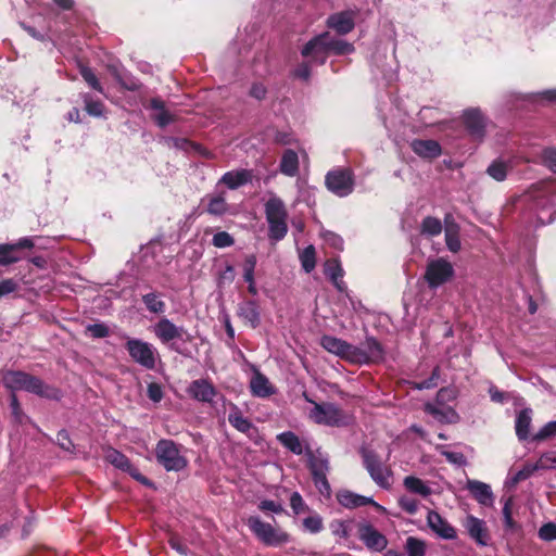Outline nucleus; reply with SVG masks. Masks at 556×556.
Masks as SVG:
<instances>
[{
  "label": "nucleus",
  "instance_id": "obj_1",
  "mask_svg": "<svg viewBox=\"0 0 556 556\" xmlns=\"http://www.w3.org/2000/svg\"><path fill=\"white\" fill-rule=\"evenodd\" d=\"M3 384L15 394L16 391H26L40 397L59 400L60 391L43 382L40 378L21 370H9L3 375Z\"/></svg>",
  "mask_w": 556,
  "mask_h": 556
},
{
  "label": "nucleus",
  "instance_id": "obj_2",
  "mask_svg": "<svg viewBox=\"0 0 556 556\" xmlns=\"http://www.w3.org/2000/svg\"><path fill=\"white\" fill-rule=\"evenodd\" d=\"M265 215L268 223V238L274 241L282 240L288 232V212L278 197H271L265 203Z\"/></svg>",
  "mask_w": 556,
  "mask_h": 556
},
{
  "label": "nucleus",
  "instance_id": "obj_3",
  "mask_svg": "<svg viewBox=\"0 0 556 556\" xmlns=\"http://www.w3.org/2000/svg\"><path fill=\"white\" fill-rule=\"evenodd\" d=\"M359 454L363 465L369 473L372 481L382 489L391 486L392 470L379 457V455L365 446L361 447Z\"/></svg>",
  "mask_w": 556,
  "mask_h": 556
},
{
  "label": "nucleus",
  "instance_id": "obj_4",
  "mask_svg": "<svg viewBox=\"0 0 556 556\" xmlns=\"http://www.w3.org/2000/svg\"><path fill=\"white\" fill-rule=\"evenodd\" d=\"M155 457L167 471H181L188 466L187 458L172 440L162 439L157 442Z\"/></svg>",
  "mask_w": 556,
  "mask_h": 556
},
{
  "label": "nucleus",
  "instance_id": "obj_5",
  "mask_svg": "<svg viewBox=\"0 0 556 556\" xmlns=\"http://www.w3.org/2000/svg\"><path fill=\"white\" fill-rule=\"evenodd\" d=\"M305 456L307 457L308 468L312 472L314 483L320 493H329L330 484L327 480L329 471V460L319 451L314 453L309 446L305 447Z\"/></svg>",
  "mask_w": 556,
  "mask_h": 556
},
{
  "label": "nucleus",
  "instance_id": "obj_6",
  "mask_svg": "<svg viewBox=\"0 0 556 556\" xmlns=\"http://www.w3.org/2000/svg\"><path fill=\"white\" fill-rule=\"evenodd\" d=\"M250 530L266 545H279L289 541V535L277 532L270 523H266L257 516H251L247 521Z\"/></svg>",
  "mask_w": 556,
  "mask_h": 556
},
{
  "label": "nucleus",
  "instance_id": "obj_7",
  "mask_svg": "<svg viewBox=\"0 0 556 556\" xmlns=\"http://www.w3.org/2000/svg\"><path fill=\"white\" fill-rule=\"evenodd\" d=\"M326 187L338 197H346L354 189V176L348 168L333 169L327 173Z\"/></svg>",
  "mask_w": 556,
  "mask_h": 556
},
{
  "label": "nucleus",
  "instance_id": "obj_8",
  "mask_svg": "<svg viewBox=\"0 0 556 556\" xmlns=\"http://www.w3.org/2000/svg\"><path fill=\"white\" fill-rule=\"evenodd\" d=\"M454 276L453 265L444 260L437 258L430 261L427 265L425 279L430 288H438Z\"/></svg>",
  "mask_w": 556,
  "mask_h": 556
},
{
  "label": "nucleus",
  "instance_id": "obj_9",
  "mask_svg": "<svg viewBox=\"0 0 556 556\" xmlns=\"http://www.w3.org/2000/svg\"><path fill=\"white\" fill-rule=\"evenodd\" d=\"M308 401L311 402V400ZM309 416L315 422L320 425L340 426L344 422V414L342 409L332 403L318 404L314 402V407L311 410Z\"/></svg>",
  "mask_w": 556,
  "mask_h": 556
},
{
  "label": "nucleus",
  "instance_id": "obj_10",
  "mask_svg": "<svg viewBox=\"0 0 556 556\" xmlns=\"http://www.w3.org/2000/svg\"><path fill=\"white\" fill-rule=\"evenodd\" d=\"M357 533L364 545L372 552H382L388 546V539L371 523L362 521L357 525Z\"/></svg>",
  "mask_w": 556,
  "mask_h": 556
},
{
  "label": "nucleus",
  "instance_id": "obj_11",
  "mask_svg": "<svg viewBox=\"0 0 556 556\" xmlns=\"http://www.w3.org/2000/svg\"><path fill=\"white\" fill-rule=\"evenodd\" d=\"M328 31L313 37L302 49L301 54L309 58L311 62L325 64L329 53L327 49Z\"/></svg>",
  "mask_w": 556,
  "mask_h": 556
},
{
  "label": "nucleus",
  "instance_id": "obj_12",
  "mask_svg": "<svg viewBox=\"0 0 556 556\" xmlns=\"http://www.w3.org/2000/svg\"><path fill=\"white\" fill-rule=\"evenodd\" d=\"M464 125L472 140L481 142L485 137L486 119L478 109L466 110Z\"/></svg>",
  "mask_w": 556,
  "mask_h": 556
},
{
  "label": "nucleus",
  "instance_id": "obj_13",
  "mask_svg": "<svg viewBox=\"0 0 556 556\" xmlns=\"http://www.w3.org/2000/svg\"><path fill=\"white\" fill-rule=\"evenodd\" d=\"M355 359L353 364H365L369 362H378L383 358V349L381 344L372 337L366 338L361 346H355Z\"/></svg>",
  "mask_w": 556,
  "mask_h": 556
},
{
  "label": "nucleus",
  "instance_id": "obj_14",
  "mask_svg": "<svg viewBox=\"0 0 556 556\" xmlns=\"http://www.w3.org/2000/svg\"><path fill=\"white\" fill-rule=\"evenodd\" d=\"M154 336L162 342L168 343L174 340H182L187 334L184 327L176 326L172 320L166 317L161 318L151 327Z\"/></svg>",
  "mask_w": 556,
  "mask_h": 556
},
{
  "label": "nucleus",
  "instance_id": "obj_15",
  "mask_svg": "<svg viewBox=\"0 0 556 556\" xmlns=\"http://www.w3.org/2000/svg\"><path fill=\"white\" fill-rule=\"evenodd\" d=\"M320 344L326 351L350 363H352V359H355L354 345L342 339L333 336H323L320 339Z\"/></svg>",
  "mask_w": 556,
  "mask_h": 556
},
{
  "label": "nucleus",
  "instance_id": "obj_16",
  "mask_svg": "<svg viewBox=\"0 0 556 556\" xmlns=\"http://www.w3.org/2000/svg\"><path fill=\"white\" fill-rule=\"evenodd\" d=\"M355 16L356 13L350 10L333 13L328 16L326 24L339 35H346L354 29Z\"/></svg>",
  "mask_w": 556,
  "mask_h": 556
},
{
  "label": "nucleus",
  "instance_id": "obj_17",
  "mask_svg": "<svg viewBox=\"0 0 556 556\" xmlns=\"http://www.w3.org/2000/svg\"><path fill=\"white\" fill-rule=\"evenodd\" d=\"M428 527L441 539L454 540L457 536L456 530L439 513L430 510L427 515Z\"/></svg>",
  "mask_w": 556,
  "mask_h": 556
},
{
  "label": "nucleus",
  "instance_id": "obj_18",
  "mask_svg": "<svg viewBox=\"0 0 556 556\" xmlns=\"http://www.w3.org/2000/svg\"><path fill=\"white\" fill-rule=\"evenodd\" d=\"M337 500L340 505H342L345 508H350V509L366 506V505H372L377 509H382V507L378 503H376L372 500V497L359 495V494L354 493L349 490L340 491L337 494Z\"/></svg>",
  "mask_w": 556,
  "mask_h": 556
},
{
  "label": "nucleus",
  "instance_id": "obj_19",
  "mask_svg": "<svg viewBox=\"0 0 556 556\" xmlns=\"http://www.w3.org/2000/svg\"><path fill=\"white\" fill-rule=\"evenodd\" d=\"M459 231L460 227L455 222L452 214H446L444 216V236H445V243L447 249L453 252L457 253L460 248V239H459Z\"/></svg>",
  "mask_w": 556,
  "mask_h": 556
},
{
  "label": "nucleus",
  "instance_id": "obj_20",
  "mask_svg": "<svg viewBox=\"0 0 556 556\" xmlns=\"http://www.w3.org/2000/svg\"><path fill=\"white\" fill-rule=\"evenodd\" d=\"M466 530L468 531L471 539H473L478 544L484 546L489 541V532L486 525L483 520L475 517L468 516L464 523Z\"/></svg>",
  "mask_w": 556,
  "mask_h": 556
},
{
  "label": "nucleus",
  "instance_id": "obj_21",
  "mask_svg": "<svg viewBox=\"0 0 556 556\" xmlns=\"http://www.w3.org/2000/svg\"><path fill=\"white\" fill-rule=\"evenodd\" d=\"M410 148L418 156L422 159H437L441 155L442 149L435 140L415 139L410 142Z\"/></svg>",
  "mask_w": 556,
  "mask_h": 556
},
{
  "label": "nucleus",
  "instance_id": "obj_22",
  "mask_svg": "<svg viewBox=\"0 0 556 556\" xmlns=\"http://www.w3.org/2000/svg\"><path fill=\"white\" fill-rule=\"evenodd\" d=\"M188 393L198 401L212 402L213 397L216 395V390L210 381L198 379L191 382L188 388Z\"/></svg>",
  "mask_w": 556,
  "mask_h": 556
},
{
  "label": "nucleus",
  "instance_id": "obj_23",
  "mask_svg": "<svg viewBox=\"0 0 556 556\" xmlns=\"http://www.w3.org/2000/svg\"><path fill=\"white\" fill-rule=\"evenodd\" d=\"M151 111L150 116L160 127H165L175 121L173 114L165 109V103L159 98H154L147 106Z\"/></svg>",
  "mask_w": 556,
  "mask_h": 556
},
{
  "label": "nucleus",
  "instance_id": "obj_24",
  "mask_svg": "<svg viewBox=\"0 0 556 556\" xmlns=\"http://www.w3.org/2000/svg\"><path fill=\"white\" fill-rule=\"evenodd\" d=\"M253 174L250 169H238L225 173L219 179V184L233 190L252 181Z\"/></svg>",
  "mask_w": 556,
  "mask_h": 556
},
{
  "label": "nucleus",
  "instance_id": "obj_25",
  "mask_svg": "<svg viewBox=\"0 0 556 556\" xmlns=\"http://www.w3.org/2000/svg\"><path fill=\"white\" fill-rule=\"evenodd\" d=\"M467 490L483 506H490L493 503V493L489 484L478 481L468 480Z\"/></svg>",
  "mask_w": 556,
  "mask_h": 556
},
{
  "label": "nucleus",
  "instance_id": "obj_26",
  "mask_svg": "<svg viewBox=\"0 0 556 556\" xmlns=\"http://www.w3.org/2000/svg\"><path fill=\"white\" fill-rule=\"evenodd\" d=\"M325 275L329 280L334 285V287L340 291L343 292L346 289V286L344 281L342 280L344 270L337 258H330L327 260L325 265Z\"/></svg>",
  "mask_w": 556,
  "mask_h": 556
},
{
  "label": "nucleus",
  "instance_id": "obj_27",
  "mask_svg": "<svg viewBox=\"0 0 556 556\" xmlns=\"http://www.w3.org/2000/svg\"><path fill=\"white\" fill-rule=\"evenodd\" d=\"M250 389L253 395L267 397L275 393L274 387L268 378L260 371H255L250 381Z\"/></svg>",
  "mask_w": 556,
  "mask_h": 556
},
{
  "label": "nucleus",
  "instance_id": "obj_28",
  "mask_svg": "<svg viewBox=\"0 0 556 556\" xmlns=\"http://www.w3.org/2000/svg\"><path fill=\"white\" fill-rule=\"evenodd\" d=\"M532 414L531 408H523L516 416L515 431L520 441H526L530 438Z\"/></svg>",
  "mask_w": 556,
  "mask_h": 556
},
{
  "label": "nucleus",
  "instance_id": "obj_29",
  "mask_svg": "<svg viewBox=\"0 0 556 556\" xmlns=\"http://www.w3.org/2000/svg\"><path fill=\"white\" fill-rule=\"evenodd\" d=\"M278 442L295 455L305 454V447L300 438L292 431H285L277 435Z\"/></svg>",
  "mask_w": 556,
  "mask_h": 556
},
{
  "label": "nucleus",
  "instance_id": "obj_30",
  "mask_svg": "<svg viewBox=\"0 0 556 556\" xmlns=\"http://www.w3.org/2000/svg\"><path fill=\"white\" fill-rule=\"evenodd\" d=\"M157 365L162 366V361L156 348L151 343L141 342V366L157 369Z\"/></svg>",
  "mask_w": 556,
  "mask_h": 556
},
{
  "label": "nucleus",
  "instance_id": "obj_31",
  "mask_svg": "<svg viewBox=\"0 0 556 556\" xmlns=\"http://www.w3.org/2000/svg\"><path fill=\"white\" fill-rule=\"evenodd\" d=\"M105 459L110 464H112L114 467L125 470V471H129L131 477L135 480L139 481V472L136 469H134V470L130 469V464L128 462V458L124 454L118 452L117 450L109 448L105 452Z\"/></svg>",
  "mask_w": 556,
  "mask_h": 556
},
{
  "label": "nucleus",
  "instance_id": "obj_32",
  "mask_svg": "<svg viewBox=\"0 0 556 556\" xmlns=\"http://www.w3.org/2000/svg\"><path fill=\"white\" fill-rule=\"evenodd\" d=\"M238 315L250 324L252 328L260 325V311L255 301H247L239 305Z\"/></svg>",
  "mask_w": 556,
  "mask_h": 556
},
{
  "label": "nucleus",
  "instance_id": "obj_33",
  "mask_svg": "<svg viewBox=\"0 0 556 556\" xmlns=\"http://www.w3.org/2000/svg\"><path fill=\"white\" fill-rule=\"evenodd\" d=\"M513 168L511 161H504L502 159L494 160L489 167L486 168V173L490 177L495 179L496 181H503L506 179L507 174Z\"/></svg>",
  "mask_w": 556,
  "mask_h": 556
},
{
  "label": "nucleus",
  "instance_id": "obj_34",
  "mask_svg": "<svg viewBox=\"0 0 556 556\" xmlns=\"http://www.w3.org/2000/svg\"><path fill=\"white\" fill-rule=\"evenodd\" d=\"M280 172L289 177H293L299 172V157L293 150H286L280 161Z\"/></svg>",
  "mask_w": 556,
  "mask_h": 556
},
{
  "label": "nucleus",
  "instance_id": "obj_35",
  "mask_svg": "<svg viewBox=\"0 0 556 556\" xmlns=\"http://www.w3.org/2000/svg\"><path fill=\"white\" fill-rule=\"evenodd\" d=\"M228 421L233 428L242 433H249L254 429L253 424L243 417L241 410L236 405H232L231 412L228 416Z\"/></svg>",
  "mask_w": 556,
  "mask_h": 556
},
{
  "label": "nucleus",
  "instance_id": "obj_36",
  "mask_svg": "<svg viewBox=\"0 0 556 556\" xmlns=\"http://www.w3.org/2000/svg\"><path fill=\"white\" fill-rule=\"evenodd\" d=\"M403 485L408 492L422 497H428L432 493L431 488L425 481L414 476L405 477Z\"/></svg>",
  "mask_w": 556,
  "mask_h": 556
},
{
  "label": "nucleus",
  "instance_id": "obj_37",
  "mask_svg": "<svg viewBox=\"0 0 556 556\" xmlns=\"http://www.w3.org/2000/svg\"><path fill=\"white\" fill-rule=\"evenodd\" d=\"M327 49L329 54L332 53L336 55H345L354 52V46L352 43L334 38L329 33L327 38Z\"/></svg>",
  "mask_w": 556,
  "mask_h": 556
},
{
  "label": "nucleus",
  "instance_id": "obj_38",
  "mask_svg": "<svg viewBox=\"0 0 556 556\" xmlns=\"http://www.w3.org/2000/svg\"><path fill=\"white\" fill-rule=\"evenodd\" d=\"M147 309L155 315H162L165 312L166 304L160 293L151 292L141 296Z\"/></svg>",
  "mask_w": 556,
  "mask_h": 556
},
{
  "label": "nucleus",
  "instance_id": "obj_39",
  "mask_svg": "<svg viewBox=\"0 0 556 556\" xmlns=\"http://www.w3.org/2000/svg\"><path fill=\"white\" fill-rule=\"evenodd\" d=\"M443 226L439 218L427 216L420 224V233L426 237H435L442 232Z\"/></svg>",
  "mask_w": 556,
  "mask_h": 556
},
{
  "label": "nucleus",
  "instance_id": "obj_40",
  "mask_svg": "<svg viewBox=\"0 0 556 556\" xmlns=\"http://www.w3.org/2000/svg\"><path fill=\"white\" fill-rule=\"evenodd\" d=\"M86 112L93 117H101L104 113V104L94 99L90 93H84L81 96Z\"/></svg>",
  "mask_w": 556,
  "mask_h": 556
},
{
  "label": "nucleus",
  "instance_id": "obj_41",
  "mask_svg": "<svg viewBox=\"0 0 556 556\" xmlns=\"http://www.w3.org/2000/svg\"><path fill=\"white\" fill-rule=\"evenodd\" d=\"M207 213L214 216H222L228 210V204L226 203V199L223 194H217L214 197H207Z\"/></svg>",
  "mask_w": 556,
  "mask_h": 556
},
{
  "label": "nucleus",
  "instance_id": "obj_42",
  "mask_svg": "<svg viewBox=\"0 0 556 556\" xmlns=\"http://www.w3.org/2000/svg\"><path fill=\"white\" fill-rule=\"evenodd\" d=\"M21 256L16 252V245L12 243L0 244V265L7 266L16 263Z\"/></svg>",
  "mask_w": 556,
  "mask_h": 556
},
{
  "label": "nucleus",
  "instance_id": "obj_43",
  "mask_svg": "<svg viewBox=\"0 0 556 556\" xmlns=\"http://www.w3.org/2000/svg\"><path fill=\"white\" fill-rule=\"evenodd\" d=\"M404 549L407 556H425L426 555V543L415 536H408L406 539Z\"/></svg>",
  "mask_w": 556,
  "mask_h": 556
},
{
  "label": "nucleus",
  "instance_id": "obj_44",
  "mask_svg": "<svg viewBox=\"0 0 556 556\" xmlns=\"http://www.w3.org/2000/svg\"><path fill=\"white\" fill-rule=\"evenodd\" d=\"M79 73L81 75V77L85 79V81L94 90H97L98 92L100 93H103V88L101 86V84L99 83L96 74L93 73V71L84 65V64H79Z\"/></svg>",
  "mask_w": 556,
  "mask_h": 556
},
{
  "label": "nucleus",
  "instance_id": "obj_45",
  "mask_svg": "<svg viewBox=\"0 0 556 556\" xmlns=\"http://www.w3.org/2000/svg\"><path fill=\"white\" fill-rule=\"evenodd\" d=\"M301 264L306 273H311L316 265L315 248L313 245L306 247L300 255Z\"/></svg>",
  "mask_w": 556,
  "mask_h": 556
},
{
  "label": "nucleus",
  "instance_id": "obj_46",
  "mask_svg": "<svg viewBox=\"0 0 556 556\" xmlns=\"http://www.w3.org/2000/svg\"><path fill=\"white\" fill-rule=\"evenodd\" d=\"M555 435L556 420L549 421L546 425H544L534 435H532L531 440L535 442H542Z\"/></svg>",
  "mask_w": 556,
  "mask_h": 556
},
{
  "label": "nucleus",
  "instance_id": "obj_47",
  "mask_svg": "<svg viewBox=\"0 0 556 556\" xmlns=\"http://www.w3.org/2000/svg\"><path fill=\"white\" fill-rule=\"evenodd\" d=\"M350 523L343 520H333L330 523V530L334 536L348 539L350 536Z\"/></svg>",
  "mask_w": 556,
  "mask_h": 556
},
{
  "label": "nucleus",
  "instance_id": "obj_48",
  "mask_svg": "<svg viewBox=\"0 0 556 556\" xmlns=\"http://www.w3.org/2000/svg\"><path fill=\"white\" fill-rule=\"evenodd\" d=\"M536 470H540L538 463L528 464V465L523 466L522 469H520L519 471H517L515 473V476L511 478V482L514 484H516L520 481H523V480L528 479L529 477H531L533 475V472Z\"/></svg>",
  "mask_w": 556,
  "mask_h": 556
},
{
  "label": "nucleus",
  "instance_id": "obj_49",
  "mask_svg": "<svg viewBox=\"0 0 556 556\" xmlns=\"http://www.w3.org/2000/svg\"><path fill=\"white\" fill-rule=\"evenodd\" d=\"M303 526L311 533H318L323 530V519L319 515L308 516L304 518Z\"/></svg>",
  "mask_w": 556,
  "mask_h": 556
},
{
  "label": "nucleus",
  "instance_id": "obj_50",
  "mask_svg": "<svg viewBox=\"0 0 556 556\" xmlns=\"http://www.w3.org/2000/svg\"><path fill=\"white\" fill-rule=\"evenodd\" d=\"M256 256L254 254H250L245 257L243 263V278L244 281H250L251 279H254V270L256 267Z\"/></svg>",
  "mask_w": 556,
  "mask_h": 556
},
{
  "label": "nucleus",
  "instance_id": "obj_51",
  "mask_svg": "<svg viewBox=\"0 0 556 556\" xmlns=\"http://www.w3.org/2000/svg\"><path fill=\"white\" fill-rule=\"evenodd\" d=\"M536 463L540 469H556V452L542 454Z\"/></svg>",
  "mask_w": 556,
  "mask_h": 556
},
{
  "label": "nucleus",
  "instance_id": "obj_52",
  "mask_svg": "<svg viewBox=\"0 0 556 556\" xmlns=\"http://www.w3.org/2000/svg\"><path fill=\"white\" fill-rule=\"evenodd\" d=\"M18 288H20V283L17 280H15L13 278L2 279L0 281V300L3 296H7V295L17 291Z\"/></svg>",
  "mask_w": 556,
  "mask_h": 556
},
{
  "label": "nucleus",
  "instance_id": "obj_53",
  "mask_svg": "<svg viewBox=\"0 0 556 556\" xmlns=\"http://www.w3.org/2000/svg\"><path fill=\"white\" fill-rule=\"evenodd\" d=\"M212 242L216 248H228L235 243V240L228 232L219 231L214 235Z\"/></svg>",
  "mask_w": 556,
  "mask_h": 556
},
{
  "label": "nucleus",
  "instance_id": "obj_54",
  "mask_svg": "<svg viewBox=\"0 0 556 556\" xmlns=\"http://www.w3.org/2000/svg\"><path fill=\"white\" fill-rule=\"evenodd\" d=\"M10 407H11L12 416L14 417L16 422L23 424L24 419H27V417L24 415V413L21 408L20 402L15 394H11Z\"/></svg>",
  "mask_w": 556,
  "mask_h": 556
},
{
  "label": "nucleus",
  "instance_id": "obj_55",
  "mask_svg": "<svg viewBox=\"0 0 556 556\" xmlns=\"http://www.w3.org/2000/svg\"><path fill=\"white\" fill-rule=\"evenodd\" d=\"M539 538L547 542L556 540V523H544L539 530Z\"/></svg>",
  "mask_w": 556,
  "mask_h": 556
},
{
  "label": "nucleus",
  "instance_id": "obj_56",
  "mask_svg": "<svg viewBox=\"0 0 556 556\" xmlns=\"http://www.w3.org/2000/svg\"><path fill=\"white\" fill-rule=\"evenodd\" d=\"M399 506L409 515H414L418 510V502L409 496H401L399 498Z\"/></svg>",
  "mask_w": 556,
  "mask_h": 556
},
{
  "label": "nucleus",
  "instance_id": "obj_57",
  "mask_svg": "<svg viewBox=\"0 0 556 556\" xmlns=\"http://www.w3.org/2000/svg\"><path fill=\"white\" fill-rule=\"evenodd\" d=\"M87 332L94 339H101L109 336V328L104 324H92L87 326Z\"/></svg>",
  "mask_w": 556,
  "mask_h": 556
},
{
  "label": "nucleus",
  "instance_id": "obj_58",
  "mask_svg": "<svg viewBox=\"0 0 556 556\" xmlns=\"http://www.w3.org/2000/svg\"><path fill=\"white\" fill-rule=\"evenodd\" d=\"M439 377H440V369H439V367H435L433 369L431 376L428 379L417 383L416 388L418 390L434 388L438 384Z\"/></svg>",
  "mask_w": 556,
  "mask_h": 556
},
{
  "label": "nucleus",
  "instance_id": "obj_59",
  "mask_svg": "<svg viewBox=\"0 0 556 556\" xmlns=\"http://www.w3.org/2000/svg\"><path fill=\"white\" fill-rule=\"evenodd\" d=\"M442 455L451 464H454L457 466H465L467 464V459H466L465 455L460 452L445 451L442 453Z\"/></svg>",
  "mask_w": 556,
  "mask_h": 556
},
{
  "label": "nucleus",
  "instance_id": "obj_60",
  "mask_svg": "<svg viewBox=\"0 0 556 556\" xmlns=\"http://www.w3.org/2000/svg\"><path fill=\"white\" fill-rule=\"evenodd\" d=\"M147 393H148V397L154 403H159L163 399V390L159 383H155V382L149 383Z\"/></svg>",
  "mask_w": 556,
  "mask_h": 556
},
{
  "label": "nucleus",
  "instance_id": "obj_61",
  "mask_svg": "<svg viewBox=\"0 0 556 556\" xmlns=\"http://www.w3.org/2000/svg\"><path fill=\"white\" fill-rule=\"evenodd\" d=\"M258 508L262 510V511H271V513H275V514H281L285 511L283 507L281 504L279 503H276L271 500H264L260 503L258 505Z\"/></svg>",
  "mask_w": 556,
  "mask_h": 556
},
{
  "label": "nucleus",
  "instance_id": "obj_62",
  "mask_svg": "<svg viewBox=\"0 0 556 556\" xmlns=\"http://www.w3.org/2000/svg\"><path fill=\"white\" fill-rule=\"evenodd\" d=\"M290 506L294 514H300L305 508V503L299 492H293L290 496Z\"/></svg>",
  "mask_w": 556,
  "mask_h": 556
},
{
  "label": "nucleus",
  "instance_id": "obj_63",
  "mask_svg": "<svg viewBox=\"0 0 556 556\" xmlns=\"http://www.w3.org/2000/svg\"><path fill=\"white\" fill-rule=\"evenodd\" d=\"M543 163L556 173V149H546L543 152Z\"/></svg>",
  "mask_w": 556,
  "mask_h": 556
},
{
  "label": "nucleus",
  "instance_id": "obj_64",
  "mask_svg": "<svg viewBox=\"0 0 556 556\" xmlns=\"http://www.w3.org/2000/svg\"><path fill=\"white\" fill-rule=\"evenodd\" d=\"M117 78H118V80H119L121 85H122L124 88H126V89H128V90H135V89H136V87H137V81H136V79H135L134 77H130V76L128 75V73H126V72H124V71H123V72H119V73L117 74Z\"/></svg>",
  "mask_w": 556,
  "mask_h": 556
}]
</instances>
